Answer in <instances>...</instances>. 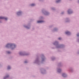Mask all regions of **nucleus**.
Instances as JSON below:
<instances>
[{
  "label": "nucleus",
  "mask_w": 79,
  "mask_h": 79,
  "mask_svg": "<svg viewBox=\"0 0 79 79\" xmlns=\"http://www.w3.org/2000/svg\"><path fill=\"white\" fill-rule=\"evenodd\" d=\"M0 19H5V20H7V18L2 17H0Z\"/></svg>",
  "instance_id": "f257e3e1"
},
{
  "label": "nucleus",
  "mask_w": 79,
  "mask_h": 79,
  "mask_svg": "<svg viewBox=\"0 0 79 79\" xmlns=\"http://www.w3.org/2000/svg\"><path fill=\"white\" fill-rule=\"evenodd\" d=\"M10 45V46H11V45H13V44H8L7 45H6V47H8V46Z\"/></svg>",
  "instance_id": "f03ea898"
},
{
  "label": "nucleus",
  "mask_w": 79,
  "mask_h": 79,
  "mask_svg": "<svg viewBox=\"0 0 79 79\" xmlns=\"http://www.w3.org/2000/svg\"><path fill=\"white\" fill-rule=\"evenodd\" d=\"M44 22V21H37L38 23H43Z\"/></svg>",
  "instance_id": "7ed1b4c3"
},
{
  "label": "nucleus",
  "mask_w": 79,
  "mask_h": 79,
  "mask_svg": "<svg viewBox=\"0 0 79 79\" xmlns=\"http://www.w3.org/2000/svg\"><path fill=\"white\" fill-rule=\"evenodd\" d=\"M66 34H68V35H69L70 34V32L69 31H67L65 32Z\"/></svg>",
  "instance_id": "20e7f679"
},
{
  "label": "nucleus",
  "mask_w": 79,
  "mask_h": 79,
  "mask_svg": "<svg viewBox=\"0 0 79 79\" xmlns=\"http://www.w3.org/2000/svg\"><path fill=\"white\" fill-rule=\"evenodd\" d=\"M62 76L64 77H65L66 76V74L63 73L62 74Z\"/></svg>",
  "instance_id": "39448f33"
},
{
  "label": "nucleus",
  "mask_w": 79,
  "mask_h": 79,
  "mask_svg": "<svg viewBox=\"0 0 79 79\" xmlns=\"http://www.w3.org/2000/svg\"><path fill=\"white\" fill-rule=\"evenodd\" d=\"M71 11H69V10L68 11V14H71Z\"/></svg>",
  "instance_id": "423d86ee"
},
{
  "label": "nucleus",
  "mask_w": 79,
  "mask_h": 79,
  "mask_svg": "<svg viewBox=\"0 0 79 79\" xmlns=\"http://www.w3.org/2000/svg\"><path fill=\"white\" fill-rule=\"evenodd\" d=\"M58 72H59V73H60V72H61V69H59L58 70Z\"/></svg>",
  "instance_id": "0eeeda50"
},
{
  "label": "nucleus",
  "mask_w": 79,
  "mask_h": 79,
  "mask_svg": "<svg viewBox=\"0 0 79 79\" xmlns=\"http://www.w3.org/2000/svg\"><path fill=\"white\" fill-rule=\"evenodd\" d=\"M34 5H35V4H32L31 5V6H34Z\"/></svg>",
  "instance_id": "6e6552de"
},
{
  "label": "nucleus",
  "mask_w": 79,
  "mask_h": 79,
  "mask_svg": "<svg viewBox=\"0 0 79 79\" xmlns=\"http://www.w3.org/2000/svg\"><path fill=\"white\" fill-rule=\"evenodd\" d=\"M60 0H57L56 1L57 3H58V2H60Z\"/></svg>",
  "instance_id": "1a4fd4ad"
},
{
  "label": "nucleus",
  "mask_w": 79,
  "mask_h": 79,
  "mask_svg": "<svg viewBox=\"0 0 79 79\" xmlns=\"http://www.w3.org/2000/svg\"><path fill=\"white\" fill-rule=\"evenodd\" d=\"M10 67L9 66H8V69H10Z\"/></svg>",
  "instance_id": "9d476101"
},
{
  "label": "nucleus",
  "mask_w": 79,
  "mask_h": 79,
  "mask_svg": "<svg viewBox=\"0 0 79 79\" xmlns=\"http://www.w3.org/2000/svg\"><path fill=\"white\" fill-rule=\"evenodd\" d=\"M21 13V12H18L17 14L18 15H19V14Z\"/></svg>",
  "instance_id": "9b49d317"
},
{
  "label": "nucleus",
  "mask_w": 79,
  "mask_h": 79,
  "mask_svg": "<svg viewBox=\"0 0 79 79\" xmlns=\"http://www.w3.org/2000/svg\"><path fill=\"white\" fill-rule=\"evenodd\" d=\"M61 38H59V40H61Z\"/></svg>",
  "instance_id": "f8f14e48"
},
{
  "label": "nucleus",
  "mask_w": 79,
  "mask_h": 79,
  "mask_svg": "<svg viewBox=\"0 0 79 79\" xmlns=\"http://www.w3.org/2000/svg\"><path fill=\"white\" fill-rule=\"evenodd\" d=\"M7 53H8V54L10 53V52H7Z\"/></svg>",
  "instance_id": "ddd939ff"
},
{
  "label": "nucleus",
  "mask_w": 79,
  "mask_h": 79,
  "mask_svg": "<svg viewBox=\"0 0 79 79\" xmlns=\"http://www.w3.org/2000/svg\"><path fill=\"white\" fill-rule=\"evenodd\" d=\"M27 61H25V63H27Z\"/></svg>",
  "instance_id": "4468645a"
},
{
  "label": "nucleus",
  "mask_w": 79,
  "mask_h": 79,
  "mask_svg": "<svg viewBox=\"0 0 79 79\" xmlns=\"http://www.w3.org/2000/svg\"><path fill=\"white\" fill-rule=\"evenodd\" d=\"M77 36H79V34H77Z\"/></svg>",
  "instance_id": "2eb2a0df"
},
{
  "label": "nucleus",
  "mask_w": 79,
  "mask_h": 79,
  "mask_svg": "<svg viewBox=\"0 0 79 79\" xmlns=\"http://www.w3.org/2000/svg\"><path fill=\"white\" fill-rule=\"evenodd\" d=\"M4 79H5V78H4Z\"/></svg>",
  "instance_id": "dca6fc26"
},
{
  "label": "nucleus",
  "mask_w": 79,
  "mask_h": 79,
  "mask_svg": "<svg viewBox=\"0 0 79 79\" xmlns=\"http://www.w3.org/2000/svg\"><path fill=\"white\" fill-rule=\"evenodd\" d=\"M14 46H15V45H14Z\"/></svg>",
  "instance_id": "f3484780"
}]
</instances>
